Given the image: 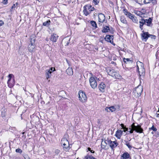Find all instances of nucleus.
<instances>
[{
  "mask_svg": "<svg viewBox=\"0 0 159 159\" xmlns=\"http://www.w3.org/2000/svg\"><path fill=\"white\" fill-rule=\"evenodd\" d=\"M145 24L148 26H152V19L149 18L148 19H144Z\"/></svg>",
  "mask_w": 159,
  "mask_h": 159,
  "instance_id": "obj_17",
  "label": "nucleus"
},
{
  "mask_svg": "<svg viewBox=\"0 0 159 159\" xmlns=\"http://www.w3.org/2000/svg\"><path fill=\"white\" fill-rule=\"evenodd\" d=\"M62 146H63L64 150L65 151H67L70 149V147L69 146H66V145H65V146L62 145Z\"/></svg>",
  "mask_w": 159,
  "mask_h": 159,
  "instance_id": "obj_34",
  "label": "nucleus"
},
{
  "mask_svg": "<svg viewBox=\"0 0 159 159\" xmlns=\"http://www.w3.org/2000/svg\"><path fill=\"white\" fill-rule=\"evenodd\" d=\"M131 127H132V128L134 129V130L136 132L141 133L143 132V129L141 127V125H139L136 126L134 125V123H133L131 125Z\"/></svg>",
  "mask_w": 159,
  "mask_h": 159,
  "instance_id": "obj_5",
  "label": "nucleus"
},
{
  "mask_svg": "<svg viewBox=\"0 0 159 159\" xmlns=\"http://www.w3.org/2000/svg\"><path fill=\"white\" fill-rule=\"evenodd\" d=\"M149 129L152 130L154 131H156L157 130L156 128L154 127L153 125H152V126L150 128H149Z\"/></svg>",
  "mask_w": 159,
  "mask_h": 159,
  "instance_id": "obj_42",
  "label": "nucleus"
},
{
  "mask_svg": "<svg viewBox=\"0 0 159 159\" xmlns=\"http://www.w3.org/2000/svg\"><path fill=\"white\" fill-rule=\"evenodd\" d=\"M120 125L121 126V127L122 128L121 129H124L126 127L125 126H124V125L123 124H121Z\"/></svg>",
  "mask_w": 159,
  "mask_h": 159,
  "instance_id": "obj_47",
  "label": "nucleus"
},
{
  "mask_svg": "<svg viewBox=\"0 0 159 159\" xmlns=\"http://www.w3.org/2000/svg\"><path fill=\"white\" fill-rule=\"evenodd\" d=\"M104 143H106V145H107V144H108L109 145H110V143H111V141L110 139H104Z\"/></svg>",
  "mask_w": 159,
  "mask_h": 159,
  "instance_id": "obj_32",
  "label": "nucleus"
},
{
  "mask_svg": "<svg viewBox=\"0 0 159 159\" xmlns=\"http://www.w3.org/2000/svg\"><path fill=\"white\" fill-rule=\"evenodd\" d=\"M142 32L143 33L141 34L142 39L146 42L149 38V34L148 32H144L143 30L142 31Z\"/></svg>",
  "mask_w": 159,
  "mask_h": 159,
  "instance_id": "obj_10",
  "label": "nucleus"
},
{
  "mask_svg": "<svg viewBox=\"0 0 159 159\" xmlns=\"http://www.w3.org/2000/svg\"><path fill=\"white\" fill-rule=\"evenodd\" d=\"M113 35H107L106 36L105 39L106 41L113 44Z\"/></svg>",
  "mask_w": 159,
  "mask_h": 159,
  "instance_id": "obj_12",
  "label": "nucleus"
},
{
  "mask_svg": "<svg viewBox=\"0 0 159 159\" xmlns=\"http://www.w3.org/2000/svg\"><path fill=\"white\" fill-rule=\"evenodd\" d=\"M69 44V42L68 41H67L66 44L65 45V46H67Z\"/></svg>",
  "mask_w": 159,
  "mask_h": 159,
  "instance_id": "obj_56",
  "label": "nucleus"
},
{
  "mask_svg": "<svg viewBox=\"0 0 159 159\" xmlns=\"http://www.w3.org/2000/svg\"><path fill=\"white\" fill-rule=\"evenodd\" d=\"M123 12L125 15L127 16L129 18L131 16L132 14L128 12L127 9H124L123 10Z\"/></svg>",
  "mask_w": 159,
  "mask_h": 159,
  "instance_id": "obj_23",
  "label": "nucleus"
},
{
  "mask_svg": "<svg viewBox=\"0 0 159 159\" xmlns=\"http://www.w3.org/2000/svg\"><path fill=\"white\" fill-rule=\"evenodd\" d=\"M152 0H143V2L145 4H147L150 2Z\"/></svg>",
  "mask_w": 159,
  "mask_h": 159,
  "instance_id": "obj_38",
  "label": "nucleus"
},
{
  "mask_svg": "<svg viewBox=\"0 0 159 159\" xmlns=\"http://www.w3.org/2000/svg\"><path fill=\"white\" fill-rule=\"evenodd\" d=\"M50 20H49L48 21L44 22L43 23V25L45 26H48L50 25Z\"/></svg>",
  "mask_w": 159,
  "mask_h": 159,
  "instance_id": "obj_35",
  "label": "nucleus"
},
{
  "mask_svg": "<svg viewBox=\"0 0 159 159\" xmlns=\"http://www.w3.org/2000/svg\"><path fill=\"white\" fill-rule=\"evenodd\" d=\"M159 114H157V115L156 116V117H159Z\"/></svg>",
  "mask_w": 159,
  "mask_h": 159,
  "instance_id": "obj_59",
  "label": "nucleus"
},
{
  "mask_svg": "<svg viewBox=\"0 0 159 159\" xmlns=\"http://www.w3.org/2000/svg\"><path fill=\"white\" fill-rule=\"evenodd\" d=\"M79 99L82 102H86L87 98L86 94L83 91H80L79 92Z\"/></svg>",
  "mask_w": 159,
  "mask_h": 159,
  "instance_id": "obj_3",
  "label": "nucleus"
},
{
  "mask_svg": "<svg viewBox=\"0 0 159 159\" xmlns=\"http://www.w3.org/2000/svg\"><path fill=\"white\" fill-rule=\"evenodd\" d=\"M128 130L129 129H128V128H126V127H125V128L123 130V131L124 132H126V131H128Z\"/></svg>",
  "mask_w": 159,
  "mask_h": 159,
  "instance_id": "obj_49",
  "label": "nucleus"
},
{
  "mask_svg": "<svg viewBox=\"0 0 159 159\" xmlns=\"http://www.w3.org/2000/svg\"><path fill=\"white\" fill-rule=\"evenodd\" d=\"M126 143L125 144L128 147L129 149H131L132 148V146L130 145V143L128 142L127 141H125Z\"/></svg>",
  "mask_w": 159,
  "mask_h": 159,
  "instance_id": "obj_31",
  "label": "nucleus"
},
{
  "mask_svg": "<svg viewBox=\"0 0 159 159\" xmlns=\"http://www.w3.org/2000/svg\"><path fill=\"white\" fill-rule=\"evenodd\" d=\"M114 70L111 68H109L107 69V72L108 75L112 76V75H113Z\"/></svg>",
  "mask_w": 159,
  "mask_h": 159,
  "instance_id": "obj_21",
  "label": "nucleus"
},
{
  "mask_svg": "<svg viewBox=\"0 0 159 159\" xmlns=\"http://www.w3.org/2000/svg\"><path fill=\"white\" fill-rule=\"evenodd\" d=\"M129 130H128V132H129V133L131 134H132L133 133L134 131V129L131 127V128H130L129 129Z\"/></svg>",
  "mask_w": 159,
  "mask_h": 159,
  "instance_id": "obj_43",
  "label": "nucleus"
},
{
  "mask_svg": "<svg viewBox=\"0 0 159 159\" xmlns=\"http://www.w3.org/2000/svg\"><path fill=\"white\" fill-rule=\"evenodd\" d=\"M114 30H112V28H111V30L108 26H105L104 27L103 29L102 30V32L103 33H106L110 32L111 33H113Z\"/></svg>",
  "mask_w": 159,
  "mask_h": 159,
  "instance_id": "obj_11",
  "label": "nucleus"
},
{
  "mask_svg": "<svg viewBox=\"0 0 159 159\" xmlns=\"http://www.w3.org/2000/svg\"><path fill=\"white\" fill-rule=\"evenodd\" d=\"M149 37H150L151 39H155L156 37L155 35L149 34Z\"/></svg>",
  "mask_w": 159,
  "mask_h": 159,
  "instance_id": "obj_39",
  "label": "nucleus"
},
{
  "mask_svg": "<svg viewBox=\"0 0 159 159\" xmlns=\"http://www.w3.org/2000/svg\"><path fill=\"white\" fill-rule=\"evenodd\" d=\"M111 63L112 64H114L115 65H116V64L115 63L114 61H112L111 62Z\"/></svg>",
  "mask_w": 159,
  "mask_h": 159,
  "instance_id": "obj_54",
  "label": "nucleus"
},
{
  "mask_svg": "<svg viewBox=\"0 0 159 159\" xmlns=\"http://www.w3.org/2000/svg\"><path fill=\"white\" fill-rule=\"evenodd\" d=\"M55 70V68L51 67V68L49 70H50L49 72H51V73H52V72Z\"/></svg>",
  "mask_w": 159,
  "mask_h": 159,
  "instance_id": "obj_40",
  "label": "nucleus"
},
{
  "mask_svg": "<svg viewBox=\"0 0 159 159\" xmlns=\"http://www.w3.org/2000/svg\"><path fill=\"white\" fill-rule=\"evenodd\" d=\"M112 77L114 78H115L119 79H120L121 78V76L119 75L118 72L117 71H116L115 70L114 71V73L113 75H112Z\"/></svg>",
  "mask_w": 159,
  "mask_h": 159,
  "instance_id": "obj_16",
  "label": "nucleus"
},
{
  "mask_svg": "<svg viewBox=\"0 0 159 159\" xmlns=\"http://www.w3.org/2000/svg\"><path fill=\"white\" fill-rule=\"evenodd\" d=\"M38 0V1L39 0Z\"/></svg>",
  "mask_w": 159,
  "mask_h": 159,
  "instance_id": "obj_62",
  "label": "nucleus"
},
{
  "mask_svg": "<svg viewBox=\"0 0 159 159\" xmlns=\"http://www.w3.org/2000/svg\"><path fill=\"white\" fill-rule=\"evenodd\" d=\"M58 37V36L56 34H54L51 35L50 39L53 42H56Z\"/></svg>",
  "mask_w": 159,
  "mask_h": 159,
  "instance_id": "obj_14",
  "label": "nucleus"
},
{
  "mask_svg": "<svg viewBox=\"0 0 159 159\" xmlns=\"http://www.w3.org/2000/svg\"><path fill=\"white\" fill-rule=\"evenodd\" d=\"M116 60V57H113V60Z\"/></svg>",
  "mask_w": 159,
  "mask_h": 159,
  "instance_id": "obj_58",
  "label": "nucleus"
},
{
  "mask_svg": "<svg viewBox=\"0 0 159 159\" xmlns=\"http://www.w3.org/2000/svg\"><path fill=\"white\" fill-rule=\"evenodd\" d=\"M24 157L25 159H30L29 157L27 155H25Z\"/></svg>",
  "mask_w": 159,
  "mask_h": 159,
  "instance_id": "obj_46",
  "label": "nucleus"
},
{
  "mask_svg": "<svg viewBox=\"0 0 159 159\" xmlns=\"http://www.w3.org/2000/svg\"><path fill=\"white\" fill-rule=\"evenodd\" d=\"M99 2V0H93V2L95 5H97Z\"/></svg>",
  "mask_w": 159,
  "mask_h": 159,
  "instance_id": "obj_41",
  "label": "nucleus"
},
{
  "mask_svg": "<svg viewBox=\"0 0 159 159\" xmlns=\"http://www.w3.org/2000/svg\"><path fill=\"white\" fill-rule=\"evenodd\" d=\"M88 151H91V149L90 148H88Z\"/></svg>",
  "mask_w": 159,
  "mask_h": 159,
  "instance_id": "obj_55",
  "label": "nucleus"
},
{
  "mask_svg": "<svg viewBox=\"0 0 159 159\" xmlns=\"http://www.w3.org/2000/svg\"><path fill=\"white\" fill-rule=\"evenodd\" d=\"M4 24V22L2 20H0V26Z\"/></svg>",
  "mask_w": 159,
  "mask_h": 159,
  "instance_id": "obj_50",
  "label": "nucleus"
},
{
  "mask_svg": "<svg viewBox=\"0 0 159 159\" xmlns=\"http://www.w3.org/2000/svg\"><path fill=\"white\" fill-rule=\"evenodd\" d=\"M91 153H94L95 152L93 150H91V151H90Z\"/></svg>",
  "mask_w": 159,
  "mask_h": 159,
  "instance_id": "obj_53",
  "label": "nucleus"
},
{
  "mask_svg": "<svg viewBox=\"0 0 159 159\" xmlns=\"http://www.w3.org/2000/svg\"><path fill=\"white\" fill-rule=\"evenodd\" d=\"M105 87V84L103 82L101 83L98 86L99 90L102 92H104Z\"/></svg>",
  "mask_w": 159,
  "mask_h": 159,
  "instance_id": "obj_15",
  "label": "nucleus"
},
{
  "mask_svg": "<svg viewBox=\"0 0 159 159\" xmlns=\"http://www.w3.org/2000/svg\"><path fill=\"white\" fill-rule=\"evenodd\" d=\"M137 69L140 76H144L145 74V69L143 68V63L140 61L137 62Z\"/></svg>",
  "mask_w": 159,
  "mask_h": 159,
  "instance_id": "obj_1",
  "label": "nucleus"
},
{
  "mask_svg": "<svg viewBox=\"0 0 159 159\" xmlns=\"http://www.w3.org/2000/svg\"><path fill=\"white\" fill-rule=\"evenodd\" d=\"M2 2L4 4H6L7 3V0H2Z\"/></svg>",
  "mask_w": 159,
  "mask_h": 159,
  "instance_id": "obj_45",
  "label": "nucleus"
},
{
  "mask_svg": "<svg viewBox=\"0 0 159 159\" xmlns=\"http://www.w3.org/2000/svg\"><path fill=\"white\" fill-rule=\"evenodd\" d=\"M90 23L94 29H96L97 28V23L95 21L93 20L91 21Z\"/></svg>",
  "mask_w": 159,
  "mask_h": 159,
  "instance_id": "obj_26",
  "label": "nucleus"
},
{
  "mask_svg": "<svg viewBox=\"0 0 159 159\" xmlns=\"http://www.w3.org/2000/svg\"><path fill=\"white\" fill-rule=\"evenodd\" d=\"M152 1L153 3H155L156 2V1L155 0H152Z\"/></svg>",
  "mask_w": 159,
  "mask_h": 159,
  "instance_id": "obj_52",
  "label": "nucleus"
},
{
  "mask_svg": "<svg viewBox=\"0 0 159 159\" xmlns=\"http://www.w3.org/2000/svg\"><path fill=\"white\" fill-rule=\"evenodd\" d=\"M25 134V132H23V133H22V134Z\"/></svg>",
  "mask_w": 159,
  "mask_h": 159,
  "instance_id": "obj_61",
  "label": "nucleus"
},
{
  "mask_svg": "<svg viewBox=\"0 0 159 159\" xmlns=\"http://www.w3.org/2000/svg\"><path fill=\"white\" fill-rule=\"evenodd\" d=\"M66 61H67V62L68 63V64H69V61L67 60H66Z\"/></svg>",
  "mask_w": 159,
  "mask_h": 159,
  "instance_id": "obj_60",
  "label": "nucleus"
},
{
  "mask_svg": "<svg viewBox=\"0 0 159 159\" xmlns=\"http://www.w3.org/2000/svg\"><path fill=\"white\" fill-rule=\"evenodd\" d=\"M91 6L85 5L84 7L83 12L84 14L86 16L89 15L91 12L93 11V9H91Z\"/></svg>",
  "mask_w": 159,
  "mask_h": 159,
  "instance_id": "obj_6",
  "label": "nucleus"
},
{
  "mask_svg": "<svg viewBox=\"0 0 159 159\" xmlns=\"http://www.w3.org/2000/svg\"><path fill=\"white\" fill-rule=\"evenodd\" d=\"M104 140L102 139L101 142V147L103 149L105 148L106 146V143H104Z\"/></svg>",
  "mask_w": 159,
  "mask_h": 159,
  "instance_id": "obj_33",
  "label": "nucleus"
},
{
  "mask_svg": "<svg viewBox=\"0 0 159 159\" xmlns=\"http://www.w3.org/2000/svg\"><path fill=\"white\" fill-rule=\"evenodd\" d=\"M68 137V135L65 134L64 135V137L61 140V143L62 145H66L68 146H69V142L67 140V137Z\"/></svg>",
  "mask_w": 159,
  "mask_h": 159,
  "instance_id": "obj_7",
  "label": "nucleus"
},
{
  "mask_svg": "<svg viewBox=\"0 0 159 159\" xmlns=\"http://www.w3.org/2000/svg\"><path fill=\"white\" fill-rule=\"evenodd\" d=\"M89 82L90 86L93 89H95L97 88V83L94 77H90L89 79Z\"/></svg>",
  "mask_w": 159,
  "mask_h": 159,
  "instance_id": "obj_4",
  "label": "nucleus"
},
{
  "mask_svg": "<svg viewBox=\"0 0 159 159\" xmlns=\"http://www.w3.org/2000/svg\"><path fill=\"white\" fill-rule=\"evenodd\" d=\"M17 3H16V4H14L11 7V9H14L15 10V8L16 7V6H17Z\"/></svg>",
  "mask_w": 159,
  "mask_h": 159,
  "instance_id": "obj_44",
  "label": "nucleus"
},
{
  "mask_svg": "<svg viewBox=\"0 0 159 159\" xmlns=\"http://www.w3.org/2000/svg\"><path fill=\"white\" fill-rule=\"evenodd\" d=\"M35 41V39H30V43L29 45L28 49L30 52L33 51L34 48H35V45L34 43Z\"/></svg>",
  "mask_w": 159,
  "mask_h": 159,
  "instance_id": "obj_8",
  "label": "nucleus"
},
{
  "mask_svg": "<svg viewBox=\"0 0 159 159\" xmlns=\"http://www.w3.org/2000/svg\"><path fill=\"white\" fill-rule=\"evenodd\" d=\"M139 23L140 24L139 25V27L141 29V30H143V25L145 24L144 19H142L141 20L139 21Z\"/></svg>",
  "mask_w": 159,
  "mask_h": 159,
  "instance_id": "obj_24",
  "label": "nucleus"
},
{
  "mask_svg": "<svg viewBox=\"0 0 159 159\" xmlns=\"http://www.w3.org/2000/svg\"><path fill=\"white\" fill-rule=\"evenodd\" d=\"M143 90L142 87L140 85H139L135 88L133 92L135 96L136 97H139L140 96Z\"/></svg>",
  "mask_w": 159,
  "mask_h": 159,
  "instance_id": "obj_2",
  "label": "nucleus"
},
{
  "mask_svg": "<svg viewBox=\"0 0 159 159\" xmlns=\"http://www.w3.org/2000/svg\"><path fill=\"white\" fill-rule=\"evenodd\" d=\"M118 143L116 141H111L109 145L110 146L111 149H113L114 148H115L118 145Z\"/></svg>",
  "mask_w": 159,
  "mask_h": 159,
  "instance_id": "obj_19",
  "label": "nucleus"
},
{
  "mask_svg": "<svg viewBox=\"0 0 159 159\" xmlns=\"http://www.w3.org/2000/svg\"><path fill=\"white\" fill-rule=\"evenodd\" d=\"M50 70H46V77L47 79H48L51 76V74L50 72H49Z\"/></svg>",
  "mask_w": 159,
  "mask_h": 159,
  "instance_id": "obj_28",
  "label": "nucleus"
},
{
  "mask_svg": "<svg viewBox=\"0 0 159 159\" xmlns=\"http://www.w3.org/2000/svg\"><path fill=\"white\" fill-rule=\"evenodd\" d=\"M66 73L69 75H71L73 74V71L71 68L69 67L66 70Z\"/></svg>",
  "mask_w": 159,
  "mask_h": 159,
  "instance_id": "obj_22",
  "label": "nucleus"
},
{
  "mask_svg": "<svg viewBox=\"0 0 159 159\" xmlns=\"http://www.w3.org/2000/svg\"><path fill=\"white\" fill-rule=\"evenodd\" d=\"M84 159H96L94 157H93L92 156H90L89 155H88L85 157Z\"/></svg>",
  "mask_w": 159,
  "mask_h": 159,
  "instance_id": "obj_30",
  "label": "nucleus"
},
{
  "mask_svg": "<svg viewBox=\"0 0 159 159\" xmlns=\"http://www.w3.org/2000/svg\"><path fill=\"white\" fill-rule=\"evenodd\" d=\"M94 8L93 7H92L91 6V9H93V10H94Z\"/></svg>",
  "mask_w": 159,
  "mask_h": 159,
  "instance_id": "obj_57",
  "label": "nucleus"
},
{
  "mask_svg": "<svg viewBox=\"0 0 159 159\" xmlns=\"http://www.w3.org/2000/svg\"><path fill=\"white\" fill-rule=\"evenodd\" d=\"M130 157V154L127 152H124L121 156V159H127Z\"/></svg>",
  "mask_w": 159,
  "mask_h": 159,
  "instance_id": "obj_20",
  "label": "nucleus"
},
{
  "mask_svg": "<svg viewBox=\"0 0 159 159\" xmlns=\"http://www.w3.org/2000/svg\"><path fill=\"white\" fill-rule=\"evenodd\" d=\"M12 75H13L12 74H10L8 75V76L9 79L8 80L7 82V83L8 84V86L10 88H11V87H13L14 84L15 82V80H14V79H13V80H12V82H10V81H11V78L12 76Z\"/></svg>",
  "mask_w": 159,
  "mask_h": 159,
  "instance_id": "obj_9",
  "label": "nucleus"
},
{
  "mask_svg": "<svg viewBox=\"0 0 159 159\" xmlns=\"http://www.w3.org/2000/svg\"><path fill=\"white\" fill-rule=\"evenodd\" d=\"M129 18L131 19L135 23H138V20L137 18L136 17L134 16L133 14Z\"/></svg>",
  "mask_w": 159,
  "mask_h": 159,
  "instance_id": "obj_25",
  "label": "nucleus"
},
{
  "mask_svg": "<svg viewBox=\"0 0 159 159\" xmlns=\"http://www.w3.org/2000/svg\"><path fill=\"white\" fill-rule=\"evenodd\" d=\"M124 62L126 63L131 64L132 63L133 61L132 60H130L129 58H123Z\"/></svg>",
  "mask_w": 159,
  "mask_h": 159,
  "instance_id": "obj_27",
  "label": "nucleus"
},
{
  "mask_svg": "<svg viewBox=\"0 0 159 159\" xmlns=\"http://www.w3.org/2000/svg\"><path fill=\"white\" fill-rule=\"evenodd\" d=\"M109 110L111 112H113L115 111L116 110V108H115L114 107L112 106L110 107H109Z\"/></svg>",
  "mask_w": 159,
  "mask_h": 159,
  "instance_id": "obj_36",
  "label": "nucleus"
},
{
  "mask_svg": "<svg viewBox=\"0 0 159 159\" xmlns=\"http://www.w3.org/2000/svg\"><path fill=\"white\" fill-rule=\"evenodd\" d=\"M123 131L121 130H117L115 134V136L118 139H120L121 135L122 134Z\"/></svg>",
  "mask_w": 159,
  "mask_h": 159,
  "instance_id": "obj_18",
  "label": "nucleus"
},
{
  "mask_svg": "<svg viewBox=\"0 0 159 159\" xmlns=\"http://www.w3.org/2000/svg\"><path fill=\"white\" fill-rule=\"evenodd\" d=\"M105 110L107 112H110L109 107H107L105 108Z\"/></svg>",
  "mask_w": 159,
  "mask_h": 159,
  "instance_id": "obj_51",
  "label": "nucleus"
},
{
  "mask_svg": "<svg viewBox=\"0 0 159 159\" xmlns=\"http://www.w3.org/2000/svg\"><path fill=\"white\" fill-rule=\"evenodd\" d=\"M98 17V22H99L103 23L104 22L105 19V16L102 13L99 14Z\"/></svg>",
  "mask_w": 159,
  "mask_h": 159,
  "instance_id": "obj_13",
  "label": "nucleus"
},
{
  "mask_svg": "<svg viewBox=\"0 0 159 159\" xmlns=\"http://www.w3.org/2000/svg\"><path fill=\"white\" fill-rule=\"evenodd\" d=\"M120 20L121 22L124 24H126L127 21L123 16H121L120 17Z\"/></svg>",
  "mask_w": 159,
  "mask_h": 159,
  "instance_id": "obj_29",
  "label": "nucleus"
},
{
  "mask_svg": "<svg viewBox=\"0 0 159 159\" xmlns=\"http://www.w3.org/2000/svg\"><path fill=\"white\" fill-rule=\"evenodd\" d=\"M60 151L59 150L57 149L55 150V153L57 154H59L60 153Z\"/></svg>",
  "mask_w": 159,
  "mask_h": 159,
  "instance_id": "obj_48",
  "label": "nucleus"
},
{
  "mask_svg": "<svg viewBox=\"0 0 159 159\" xmlns=\"http://www.w3.org/2000/svg\"><path fill=\"white\" fill-rule=\"evenodd\" d=\"M16 152V153H19L20 154H21L22 152V151L21 149H20V148H18L17 149H16L15 151Z\"/></svg>",
  "mask_w": 159,
  "mask_h": 159,
  "instance_id": "obj_37",
  "label": "nucleus"
}]
</instances>
